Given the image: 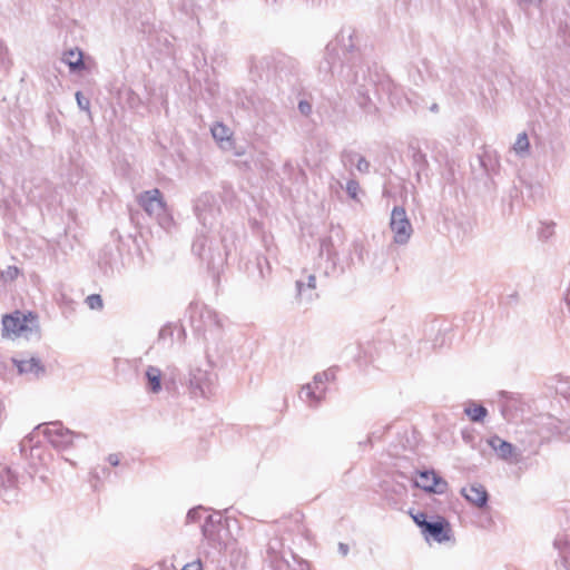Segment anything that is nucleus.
Instances as JSON below:
<instances>
[{
    "label": "nucleus",
    "mask_w": 570,
    "mask_h": 570,
    "mask_svg": "<svg viewBox=\"0 0 570 570\" xmlns=\"http://www.w3.org/2000/svg\"><path fill=\"white\" fill-rule=\"evenodd\" d=\"M189 314L194 331L202 334L205 340L219 335L223 324L216 311L207 305L195 303L190 305Z\"/></svg>",
    "instance_id": "f257e3e1"
},
{
    "label": "nucleus",
    "mask_w": 570,
    "mask_h": 570,
    "mask_svg": "<svg viewBox=\"0 0 570 570\" xmlns=\"http://www.w3.org/2000/svg\"><path fill=\"white\" fill-rule=\"evenodd\" d=\"M3 336H23L27 340L39 338L38 317L32 313L14 312L2 318Z\"/></svg>",
    "instance_id": "f03ea898"
},
{
    "label": "nucleus",
    "mask_w": 570,
    "mask_h": 570,
    "mask_svg": "<svg viewBox=\"0 0 570 570\" xmlns=\"http://www.w3.org/2000/svg\"><path fill=\"white\" fill-rule=\"evenodd\" d=\"M36 430L41 431L50 444L59 451L70 449L77 441L87 439L85 434L73 432L58 421L38 425Z\"/></svg>",
    "instance_id": "7ed1b4c3"
},
{
    "label": "nucleus",
    "mask_w": 570,
    "mask_h": 570,
    "mask_svg": "<svg viewBox=\"0 0 570 570\" xmlns=\"http://www.w3.org/2000/svg\"><path fill=\"white\" fill-rule=\"evenodd\" d=\"M138 203L149 216L158 220L159 225L163 227L170 225L171 218L167 215L166 204L159 189L144 191L139 195Z\"/></svg>",
    "instance_id": "20e7f679"
},
{
    "label": "nucleus",
    "mask_w": 570,
    "mask_h": 570,
    "mask_svg": "<svg viewBox=\"0 0 570 570\" xmlns=\"http://www.w3.org/2000/svg\"><path fill=\"white\" fill-rule=\"evenodd\" d=\"M194 212L202 226L210 230L218 222L220 208L214 195L204 193L195 200Z\"/></svg>",
    "instance_id": "39448f33"
},
{
    "label": "nucleus",
    "mask_w": 570,
    "mask_h": 570,
    "mask_svg": "<svg viewBox=\"0 0 570 570\" xmlns=\"http://www.w3.org/2000/svg\"><path fill=\"white\" fill-rule=\"evenodd\" d=\"M390 228L393 233V240L395 244L405 245L409 243L413 233V227L404 207H393L390 218Z\"/></svg>",
    "instance_id": "423d86ee"
},
{
    "label": "nucleus",
    "mask_w": 570,
    "mask_h": 570,
    "mask_svg": "<svg viewBox=\"0 0 570 570\" xmlns=\"http://www.w3.org/2000/svg\"><path fill=\"white\" fill-rule=\"evenodd\" d=\"M215 375L202 368L189 372V390L196 397H208L213 393Z\"/></svg>",
    "instance_id": "0eeeda50"
},
{
    "label": "nucleus",
    "mask_w": 570,
    "mask_h": 570,
    "mask_svg": "<svg viewBox=\"0 0 570 570\" xmlns=\"http://www.w3.org/2000/svg\"><path fill=\"white\" fill-rule=\"evenodd\" d=\"M415 487L435 494H443L448 490V482L438 475L434 470H425L419 472V479L415 481Z\"/></svg>",
    "instance_id": "6e6552de"
},
{
    "label": "nucleus",
    "mask_w": 570,
    "mask_h": 570,
    "mask_svg": "<svg viewBox=\"0 0 570 570\" xmlns=\"http://www.w3.org/2000/svg\"><path fill=\"white\" fill-rule=\"evenodd\" d=\"M18 495V479L11 468L0 466V497L6 502H12Z\"/></svg>",
    "instance_id": "1a4fd4ad"
},
{
    "label": "nucleus",
    "mask_w": 570,
    "mask_h": 570,
    "mask_svg": "<svg viewBox=\"0 0 570 570\" xmlns=\"http://www.w3.org/2000/svg\"><path fill=\"white\" fill-rule=\"evenodd\" d=\"M426 539L432 538L434 541L442 543L451 539V525L442 517H438L435 521H429L422 532Z\"/></svg>",
    "instance_id": "9d476101"
},
{
    "label": "nucleus",
    "mask_w": 570,
    "mask_h": 570,
    "mask_svg": "<svg viewBox=\"0 0 570 570\" xmlns=\"http://www.w3.org/2000/svg\"><path fill=\"white\" fill-rule=\"evenodd\" d=\"M207 237L205 235L198 236L193 245L191 250L200 259L207 262L209 267H214L216 264V256L222 261L220 253L215 252L210 246H207Z\"/></svg>",
    "instance_id": "9b49d317"
},
{
    "label": "nucleus",
    "mask_w": 570,
    "mask_h": 570,
    "mask_svg": "<svg viewBox=\"0 0 570 570\" xmlns=\"http://www.w3.org/2000/svg\"><path fill=\"white\" fill-rule=\"evenodd\" d=\"M326 394V387L320 386L318 389L314 383H307L302 386L299 392V399L307 403V405L312 409H316L321 402L324 400Z\"/></svg>",
    "instance_id": "f8f14e48"
},
{
    "label": "nucleus",
    "mask_w": 570,
    "mask_h": 570,
    "mask_svg": "<svg viewBox=\"0 0 570 570\" xmlns=\"http://www.w3.org/2000/svg\"><path fill=\"white\" fill-rule=\"evenodd\" d=\"M461 494L469 503L478 508L485 507L489 501V494L485 488L478 483H473L470 487L462 488Z\"/></svg>",
    "instance_id": "ddd939ff"
},
{
    "label": "nucleus",
    "mask_w": 570,
    "mask_h": 570,
    "mask_svg": "<svg viewBox=\"0 0 570 570\" xmlns=\"http://www.w3.org/2000/svg\"><path fill=\"white\" fill-rule=\"evenodd\" d=\"M340 57H338V48L336 42H331L326 46L325 50V59L321 63V70L325 71L326 73L334 75L335 69L340 67V73H343L344 67L338 63Z\"/></svg>",
    "instance_id": "4468645a"
},
{
    "label": "nucleus",
    "mask_w": 570,
    "mask_h": 570,
    "mask_svg": "<svg viewBox=\"0 0 570 570\" xmlns=\"http://www.w3.org/2000/svg\"><path fill=\"white\" fill-rule=\"evenodd\" d=\"M13 363L21 374H31L35 377H40L46 373V368L40 358L35 356L24 360L13 358Z\"/></svg>",
    "instance_id": "2eb2a0df"
},
{
    "label": "nucleus",
    "mask_w": 570,
    "mask_h": 570,
    "mask_svg": "<svg viewBox=\"0 0 570 570\" xmlns=\"http://www.w3.org/2000/svg\"><path fill=\"white\" fill-rule=\"evenodd\" d=\"M501 414L507 421H513L518 416V412L522 410L520 400L508 392H502Z\"/></svg>",
    "instance_id": "dca6fc26"
},
{
    "label": "nucleus",
    "mask_w": 570,
    "mask_h": 570,
    "mask_svg": "<svg viewBox=\"0 0 570 570\" xmlns=\"http://www.w3.org/2000/svg\"><path fill=\"white\" fill-rule=\"evenodd\" d=\"M148 393L158 394L163 390V372L159 367L149 365L145 371Z\"/></svg>",
    "instance_id": "f3484780"
},
{
    "label": "nucleus",
    "mask_w": 570,
    "mask_h": 570,
    "mask_svg": "<svg viewBox=\"0 0 570 570\" xmlns=\"http://www.w3.org/2000/svg\"><path fill=\"white\" fill-rule=\"evenodd\" d=\"M213 138L219 144L224 150H230L233 148L232 132L227 126L222 122H216L212 129Z\"/></svg>",
    "instance_id": "a211bd4d"
},
{
    "label": "nucleus",
    "mask_w": 570,
    "mask_h": 570,
    "mask_svg": "<svg viewBox=\"0 0 570 570\" xmlns=\"http://www.w3.org/2000/svg\"><path fill=\"white\" fill-rule=\"evenodd\" d=\"M316 288V277L313 274L307 276L306 283L302 279L296 281L297 297L312 302L317 295L314 293Z\"/></svg>",
    "instance_id": "6ab92c4d"
},
{
    "label": "nucleus",
    "mask_w": 570,
    "mask_h": 570,
    "mask_svg": "<svg viewBox=\"0 0 570 570\" xmlns=\"http://www.w3.org/2000/svg\"><path fill=\"white\" fill-rule=\"evenodd\" d=\"M554 548L559 552V560L557 564L560 570H570V541L563 537H558L554 540Z\"/></svg>",
    "instance_id": "aec40b11"
},
{
    "label": "nucleus",
    "mask_w": 570,
    "mask_h": 570,
    "mask_svg": "<svg viewBox=\"0 0 570 570\" xmlns=\"http://www.w3.org/2000/svg\"><path fill=\"white\" fill-rule=\"evenodd\" d=\"M489 444L502 460H509L514 454V446L499 436L491 438Z\"/></svg>",
    "instance_id": "412c9836"
},
{
    "label": "nucleus",
    "mask_w": 570,
    "mask_h": 570,
    "mask_svg": "<svg viewBox=\"0 0 570 570\" xmlns=\"http://www.w3.org/2000/svg\"><path fill=\"white\" fill-rule=\"evenodd\" d=\"M62 61L69 66L71 71H78L85 68L82 51L78 48L66 51Z\"/></svg>",
    "instance_id": "4be33fe9"
},
{
    "label": "nucleus",
    "mask_w": 570,
    "mask_h": 570,
    "mask_svg": "<svg viewBox=\"0 0 570 570\" xmlns=\"http://www.w3.org/2000/svg\"><path fill=\"white\" fill-rule=\"evenodd\" d=\"M222 522V515L220 514H209L205 519V523L202 527L203 535L207 540L214 541L216 539L217 529Z\"/></svg>",
    "instance_id": "5701e85b"
},
{
    "label": "nucleus",
    "mask_w": 570,
    "mask_h": 570,
    "mask_svg": "<svg viewBox=\"0 0 570 570\" xmlns=\"http://www.w3.org/2000/svg\"><path fill=\"white\" fill-rule=\"evenodd\" d=\"M357 105L367 114L376 110V107L368 96V91L364 86H360L356 90Z\"/></svg>",
    "instance_id": "b1692460"
},
{
    "label": "nucleus",
    "mask_w": 570,
    "mask_h": 570,
    "mask_svg": "<svg viewBox=\"0 0 570 570\" xmlns=\"http://www.w3.org/2000/svg\"><path fill=\"white\" fill-rule=\"evenodd\" d=\"M512 149L521 158H524L529 155L530 142H529L528 135L525 132H520L517 136V139L512 146Z\"/></svg>",
    "instance_id": "393cba45"
},
{
    "label": "nucleus",
    "mask_w": 570,
    "mask_h": 570,
    "mask_svg": "<svg viewBox=\"0 0 570 570\" xmlns=\"http://www.w3.org/2000/svg\"><path fill=\"white\" fill-rule=\"evenodd\" d=\"M465 414L473 422H481L485 417L488 411L483 405L472 404L464 410Z\"/></svg>",
    "instance_id": "a878e982"
},
{
    "label": "nucleus",
    "mask_w": 570,
    "mask_h": 570,
    "mask_svg": "<svg viewBox=\"0 0 570 570\" xmlns=\"http://www.w3.org/2000/svg\"><path fill=\"white\" fill-rule=\"evenodd\" d=\"M336 370L334 367L327 368L323 372L316 373L313 376V383L318 389L320 386H325V383L332 382L335 380Z\"/></svg>",
    "instance_id": "bb28decb"
},
{
    "label": "nucleus",
    "mask_w": 570,
    "mask_h": 570,
    "mask_svg": "<svg viewBox=\"0 0 570 570\" xmlns=\"http://www.w3.org/2000/svg\"><path fill=\"white\" fill-rule=\"evenodd\" d=\"M19 448H20V453L22 455H27L26 454L27 450H30L31 453L33 451H38L39 450V448L36 446V444H35V435L33 434H29L26 438H23L21 440V442L19 443Z\"/></svg>",
    "instance_id": "cd10ccee"
},
{
    "label": "nucleus",
    "mask_w": 570,
    "mask_h": 570,
    "mask_svg": "<svg viewBox=\"0 0 570 570\" xmlns=\"http://www.w3.org/2000/svg\"><path fill=\"white\" fill-rule=\"evenodd\" d=\"M19 275V269L16 266H7L6 269L0 271V277L3 282H12Z\"/></svg>",
    "instance_id": "c85d7f7f"
},
{
    "label": "nucleus",
    "mask_w": 570,
    "mask_h": 570,
    "mask_svg": "<svg viewBox=\"0 0 570 570\" xmlns=\"http://www.w3.org/2000/svg\"><path fill=\"white\" fill-rule=\"evenodd\" d=\"M358 154L354 150H344L341 155V160L344 167H347L348 165H356Z\"/></svg>",
    "instance_id": "c756f323"
},
{
    "label": "nucleus",
    "mask_w": 570,
    "mask_h": 570,
    "mask_svg": "<svg viewBox=\"0 0 570 570\" xmlns=\"http://www.w3.org/2000/svg\"><path fill=\"white\" fill-rule=\"evenodd\" d=\"M345 189H346L347 195L352 199L357 200V195L360 191V184L357 180H355V179L347 180Z\"/></svg>",
    "instance_id": "7c9ffc66"
},
{
    "label": "nucleus",
    "mask_w": 570,
    "mask_h": 570,
    "mask_svg": "<svg viewBox=\"0 0 570 570\" xmlns=\"http://www.w3.org/2000/svg\"><path fill=\"white\" fill-rule=\"evenodd\" d=\"M10 66V58L8 49L3 41L0 39V69H8Z\"/></svg>",
    "instance_id": "2f4dec72"
},
{
    "label": "nucleus",
    "mask_w": 570,
    "mask_h": 570,
    "mask_svg": "<svg viewBox=\"0 0 570 570\" xmlns=\"http://www.w3.org/2000/svg\"><path fill=\"white\" fill-rule=\"evenodd\" d=\"M86 303L90 309H101L104 306L102 298L99 294H91L86 298Z\"/></svg>",
    "instance_id": "473e14b6"
},
{
    "label": "nucleus",
    "mask_w": 570,
    "mask_h": 570,
    "mask_svg": "<svg viewBox=\"0 0 570 570\" xmlns=\"http://www.w3.org/2000/svg\"><path fill=\"white\" fill-rule=\"evenodd\" d=\"M202 512H203L202 507L190 509L186 517L187 523L198 522L202 518Z\"/></svg>",
    "instance_id": "72a5a7b5"
},
{
    "label": "nucleus",
    "mask_w": 570,
    "mask_h": 570,
    "mask_svg": "<svg viewBox=\"0 0 570 570\" xmlns=\"http://www.w3.org/2000/svg\"><path fill=\"white\" fill-rule=\"evenodd\" d=\"M370 167H371L370 161L365 157H363L358 154V157L356 160V169L362 174H367L370 171Z\"/></svg>",
    "instance_id": "f704fd0d"
},
{
    "label": "nucleus",
    "mask_w": 570,
    "mask_h": 570,
    "mask_svg": "<svg viewBox=\"0 0 570 570\" xmlns=\"http://www.w3.org/2000/svg\"><path fill=\"white\" fill-rule=\"evenodd\" d=\"M109 474H110V471L106 466L98 465L91 470L92 478H95L97 480L107 478V476H109Z\"/></svg>",
    "instance_id": "c9c22d12"
},
{
    "label": "nucleus",
    "mask_w": 570,
    "mask_h": 570,
    "mask_svg": "<svg viewBox=\"0 0 570 570\" xmlns=\"http://www.w3.org/2000/svg\"><path fill=\"white\" fill-rule=\"evenodd\" d=\"M76 100H77V104H78V107L81 109V110H89L90 108V101L87 97H85L82 95L81 91H77L76 92Z\"/></svg>",
    "instance_id": "e433bc0d"
},
{
    "label": "nucleus",
    "mask_w": 570,
    "mask_h": 570,
    "mask_svg": "<svg viewBox=\"0 0 570 570\" xmlns=\"http://www.w3.org/2000/svg\"><path fill=\"white\" fill-rule=\"evenodd\" d=\"M412 518H413V521L415 522V524H416L417 527H420V528H421V530L423 531V530H424V528H425V524L429 522V521L426 520V514H425V513H423V512H419L417 514L412 515Z\"/></svg>",
    "instance_id": "4c0bfd02"
},
{
    "label": "nucleus",
    "mask_w": 570,
    "mask_h": 570,
    "mask_svg": "<svg viewBox=\"0 0 570 570\" xmlns=\"http://www.w3.org/2000/svg\"><path fill=\"white\" fill-rule=\"evenodd\" d=\"M298 110L301 111L302 115L308 116L312 111V106L309 102L301 100L298 102Z\"/></svg>",
    "instance_id": "58836bf2"
},
{
    "label": "nucleus",
    "mask_w": 570,
    "mask_h": 570,
    "mask_svg": "<svg viewBox=\"0 0 570 570\" xmlns=\"http://www.w3.org/2000/svg\"><path fill=\"white\" fill-rule=\"evenodd\" d=\"M181 570H203V566L200 560H196L185 564Z\"/></svg>",
    "instance_id": "ea45409f"
},
{
    "label": "nucleus",
    "mask_w": 570,
    "mask_h": 570,
    "mask_svg": "<svg viewBox=\"0 0 570 570\" xmlns=\"http://www.w3.org/2000/svg\"><path fill=\"white\" fill-rule=\"evenodd\" d=\"M171 335H173L171 328L169 326H165L159 331L158 338L165 340L167 336H171Z\"/></svg>",
    "instance_id": "a19ab883"
},
{
    "label": "nucleus",
    "mask_w": 570,
    "mask_h": 570,
    "mask_svg": "<svg viewBox=\"0 0 570 570\" xmlns=\"http://www.w3.org/2000/svg\"><path fill=\"white\" fill-rule=\"evenodd\" d=\"M107 461L110 465L117 466L120 462L119 455L117 453H111L107 456Z\"/></svg>",
    "instance_id": "79ce46f5"
},
{
    "label": "nucleus",
    "mask_w": 570,
    "mask_h": 570,
    "mask_svg": "<svg viewBox=\"0 0 570 570\" xmlns=\"http://www.w3.org/2000/svg\"><path fill=\"white\" fill-rule=\"evenodd\" d=\"M550 235H552V227L551 226L543 227L541 233H540V237L541 238H548Z\"/></svg>",
    "instance_id": "37998d69"
},
{
    "label": "nucleus",
    "mask_w": 570,
    "mask_h": 570,
    "mask_svg": "<svg viewBox=\"0 0 570 570\" xmlns=\"http://www.w3.org/2000/svg\"><path fill=\"white\" fill-rule=\"evenodd\" d=\"M348 551H350V548H348V546L346 543H343V542L338 543V552L343 557L347 556Z\"/></svg>",
    "instance_id": "c03bdc74"
},
{
    "label": "nucleus",
    "mask_w": 570,
    "mask_h": 570,
    "mask_svg": "<svg viewBox=\"0 0 570 570\" xmlns=\"http://www.w3.org/2000/svg\"><path fill=\"white\" fill-rule=\"evenodd\" d=\"M230 151H233L235 156H243L245 154L244 148L237 147L234 141H233V148L230 149Z\"/></svg>",
    "instance_id": "a18cd8bd"
},
{
    "label": "nucleus",
    "mask_w": 570,
    "mask_h": 570,
    "mask_svg": "<svg viewBox=\"0 0 570 570\" xmlns=\"http://www.w3.org/2000/svg\"><path fill=\"white\" fill-rule=\"evenodd\" d=\"M267 551H268V553L274 554V558H277L276 548L272 543L268 544Z\"/></svg>",
    "instance_id": "49530a36"
},
{
    "label": "nucleus",
    "mask_w": 570,
    "mask_h": 570,
    "mask_svg": "<svg viewBox=\"0 0 570 570\" xmlns=\"http://www.w3.org/2000/svg\"><path fill=\"white\" fill-rule=\"evenodd\" d=\"M374 436H375V433H374V432H373V433H371V434L367 436V439H366V441L364 442V444H372V440H373V438H374Z\"/></svg>",
    "instance_id": "de8ad7c7"
},
{
    "label": "nucleus",
    "mask_w": 570,
    "mask_h": 570,
    "mask_svg": "<svg viewBox=\"0 0 570 570\" xmlns=\"http://www.w3.org/2000/svg\"><path fill=\"white\" fill-rule=\"evenodd\" d=\"M430 110H431L432 112H438V111H439V105H438V104H435V102H434V104H432V105L430 106Z\"/></svg>",
    "instance_id": "09e8293b"
},
{
    "label": "nucleus",
    "mask_w": 570,
    "mask_h": 570,
    "mask_svg": "<svg viewBox=\"0 0 570 570\" xmlns=\"http://www.w3.org/2000/svg\"><path fill=\"white\" fill-rule=\"evenodd\" d=\"M350 82H353V83L357 82V77H356V75H355V76H353V78L350 80Z\"/></svg>",
    "instance_id": "8fccbe9b"
}]
</instances>
